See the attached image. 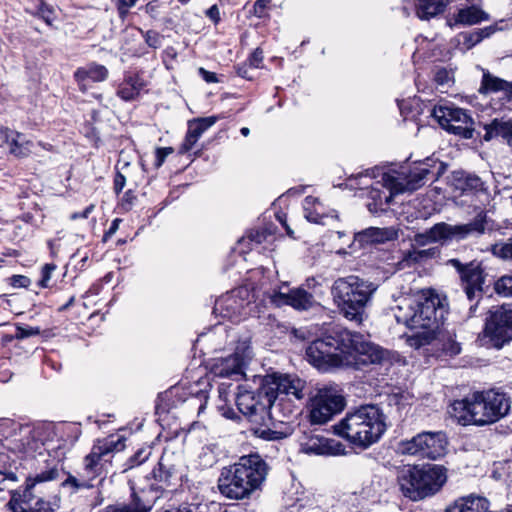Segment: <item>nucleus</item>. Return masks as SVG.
I'll list each match as a JSON object with an SVG mask.
<instances>
[{
    "label": "nucleus",
    "instance_id": "obj_29",
    "mask_svg": "<svg viewBox=\"0 0 512 512\" xmlns=\"http://www.w3.org/2000/svg\"><path fill=\"white\" fill-rule=\"evenodd\" d=\"M479 92L482 94L503 92L508 99H511L512 82H508L489 72H485L482 77Z\"/></svg>",
    "mask_w": 512,
    "mask_h": 512
},
{
    "label": "nucleus",
    "instance_id": "obj_44",
    "mask_svg": "<svg viewBox=\"0 0 512 512\" xmlns=\"http://www.w3.org/2000/svg\"><path fill=\"white\" fill-rule=\"evenodd\" d=\"M151 455V449L150 448H140L135 452L133 456L129 458L128 461V467L133 468L135 466H138L142 463H144Z\"/></svg>",
    "mask_w": 512,
    "mask_h": 512
},
{
    "label": "nucleus",
    "instance_id": "obj_52",
    "mask_svg": "<svg viewBox=\"0 0 512 512\" xmlns=\"http://www.w3.org/2000/svg\"><path fill=\"white\" fill-rule=\"evenodd\" d=\"M435 82L440 86H445L451 81V73L446 68H440L434 76Z\"/></svg>",
    "mask_w": 512,
    "mask_h": 512
},
{
    "label": "nucleus",
    "instance_id": "obj_49",
    "mask_svg": "<svg viewBox=\"0 0 512 512\" xmlns=\"http://www.w3.org/2000/svg\"><path fill=\"white\" fill-rule=\"evenodd\" d=\"M290 512H326L318 505L296 502L291 506Z\"/></svg>",
    "mask_w": 512,
    "mask_h": 512
},
{
    "label": "nucleus",
    "instance_id": "obj_62",
    "mask_svg": "<svg viewBox=\"0 0 512 512\" xmlns=\"http://www.w3.org/2000/svg\"><path fill=\"white\" fill-rule=\"evenodd\" d=\"M252 66H246V65H243V66H240L237 68V74L242 77V78H245V79H252V76L249 74V70Z\"/></svg>",
    "mask_w": 512,
    "mask_h": 512
},
{
    "label": "nucleus",
    "instance_id": "obj_22",
    "mask_svg": "<svg viewBox=\"0 0 512 512\" xmlns=\"http://www.w3.org/2000/svg\"><path fill=\"white\" fill-rule=\"evenodd\" d=\"M0 143L17 158L27 157L31 153L32 142L24 134L8 127H0Z\"/></svg>",
    "mask_w": 512,
    "mask_h": 512
},
{
    "label": "nucleus",
    "instance_id": "obj_59",
    "mask_svg": "<svg viewBox=\"0 0 512 512\" xmlns=\"http://www.w3.org/2000/svg\"><path fill=\"white\" fill-rule=\"evenodd\" d=\"M126 178L123 174L120 172H117L115 178H114V190L116 193H119L122 191V189L125 186Z\"/></svg>",
    "mask_w": 512,
    "mask_h": 512
},
{
    "label": "nucleus",
    "instance_id": "obj_7",
    "mask_svg": "<svg viewBox=\"0 0 512 512\" xmlns=\"http://www.w3.org/2000/svg\"><path fill=\"white\" fill-rule=\"evenodd\" d=\"M377 289L376 283L349 275L334 281L331 294L343 317L360 325L368 317L366 309Z\"/></svg>",
    "mask_w": 512,
    "mask_h": 512
},
{
    "label": "nucleus",
    "instance_id": "obj_14",
    "mask_svg": "<svg viewBox=\"0 0 512 512\" xmlns=\"http://www.w3.org/2000/svg\"><path fill=\"white\" fill-rule=\"evenodd\" d=\"M445 171V165L434 158H426L405 174V184L401 191H416L429 180L436 181Z\"/></svg>",
    "mask_w": 512,
    "mask_h": 512
},
{
    "label": "nucleus",
    "instance_id": "obj_60",
    "mask_svg": "<svg viewBox=\"0 0 512 512\" xmlns=\"http://www.w3.org/2000/svg\"><path fill=\"white\" fill-rule=\"evenodd\" d=\"M304 209H305V218L309 222L316 223V224L321 223L322 217L318 213L309 211L306 205H305Z\"/></svg>",
    "mask_w": 512,
    "mask_h": 512
},
{
    "label": "nucleus",
    "instance_id": "obj_48",
    "mask_svg": "<svg viewBox=\"0 0 512 512\" xmlns=\"http://www.w3.org/2000/svg\"><path fill=\"white\" fill-rule=\"evenodd\" d=\"M40 334V329L38 327H31V326H16V333L15 338L16 339H25L31 336H36Z\"/></svg>",
    "mask_w": 512,
    "mask_h": 512
},
{
    "label": "nucleus",
    "instance_id": "obj_61",
    "mask_svg": "<svg viewBox=\"0 0 512 512\" xmlns=\"http://www.w3.org/2000/svg\"><path fill=\"white\" fill-rule=\"evenodd\" d=\"M119 222H120V219H118V218L113 220L110 228L103 235V238H102L103 242H106L108 240V238L117 231L118 226H119Z\"/></svg>",
    "mask_w": 512,
    "mask_h": 512
},
{
    "label": "nucleus",
    "instance_id": "obj_36",
    "mask_svg": "<svg viewBox=\"0 0 512 512\" xmlns=\"http://www.w3.org/2000/svg\"><path fill=\"white\" fill-rule=\"evenodd\" d=\"M217 121L216 116L203 117L188 122V132L195 138H200L202 134Z\"/></svg>",
    "mask_w": 512,
    "mask_h": 512
},
{
    "label": "nucleus",
    "instance_id": "obj_51",
    "mask_svg": "<svg viewBox=\"0 0 512 512\" xmlns=\"http://www.w3.org/2000/svg\"><path fill=\"white\" fill-rule=\"evenodd\" d=\"M174 152V149L172 147H159L155 151L156 160H155V167L159 168L163 165L166 158Z\"/></svg>",
    "mask_w": 512,
    "mask_h": 512
},
{
    "label": "nucleus",
    "instance_id": "obj_27",
    "mask_svg": "<svg viewBox=\"0 0 512 512\" xmlns=\"http://www.w3.org/2000/svg\"><path fill=\"white\" fill-rule=\"evenodd\" d=\"M59 477V468L58 462L55 459H52L47 463L46 467L39 472H37L34 476H29L26 479L24 487L21 489L29 490L31 492L38 493L37 490L38 485L56 480Z\"/></svg>",
    "mask_w": 512,
    "mask_h": 512
},
{
    "label": "nucleus",
    "instance_id": "obj_53",
    "mask_svg": "<svg viewBox=\"0 0 512 512\" xmlns=\"http://www.w3.org/2000/svg\"><path fill=\"white\" fill-rule=\"evenodd\" d=\"M198 140H199L198 138H195L192 134H190L187 131L185 139L179 148V153L185 154V153L189 152L193 148V146L197 143Z\"/></svg>",
    "mask_w": 512,
    "mask_h": 512
},
{
    "label": "nucleus",
    "instance_id": "obj_19",
    "mask_svg": "<svg viewBox=\"0 0 512 512\" xmlns=\"http://www.w3.org/2000/svg\"><path fill=\"white\" fill-rule=\"evenodd\" d=\"M96 459L93 450L85 457L84 467L77 475L68 474V477L62 482L64 488H71V493H76L84 489L94 487L93 480L96 478Z\"/></svg>",
    "mask_w": 512,
    "mask_h": 512
},
{
    "label": "nucleus",
    "instance_id": "obj_63",
    "mask_svg": "<svg viewBox=\"0 0 512 512\" xmlns=\"http://www.w3.org/2000/svg\"><path fill=\"white\" fill-rule=\"evenodd\" d=\"M137 0H118V9L122 11V9H127L133 7L136 4Z\"/></svg>",
    "mask_w": 512,
    "mask_h": 512
},
{
    "label": "nucleus",
    "instance_id": "obj_20",
    "mask_svg": "<svg viewBox=\"0 0 512 512\" xmlns=\"http://www.w3.org/2000/svg\"><path fill=\"white\" fill-rule=\"evenodd\" d=\"M246 361L243 354L235 352L225 358L218 359L212 366V373L220 378L241 380L244 376Z\"/></svg>",
    "mask_w": 512,
    "mask_h": 512
},
{
    "label": "nucleus",
    "instance_id": "obj_54",
    "mask_svg": "<svg viewBox=\"0 0 512 512\" xmlns=\"http://www.w3.org/2000/svg\"><path fill=\"white\" fill-rule=\"evenodd\" d=\"M31 283V280L24 275H13L10 278V284L15 288H27Z\"/></svg>",
    "mask_w": 512,
    "mask_h": 512
},
{
    "label": "nucleus",
    "instance_id": "obj_30",
    "mask_svg": "<svg viewBox=\"0 0 512 512\" xmlns=\"http://www.w3.org/2000/svg\"><path fill=\"white\" fill-rule=\"evenodd\" d=\"M125 448V438L118 434H112L104 440H98V465L100 461L109 462V456L120 452Z\"/></svg>",
    "mask_w": 512,
    "mask_h": 512
},
{
    "label": "nucleus",
    "instance_id": "obj_64",
    "mask_svg": "<svg viewBox=\"0 0 512 512\" xmlns=\"http://www.w3.org/2000/svg\"><path fill=\"white\" fill-rule=\"evenodd\" d=\"M102 512H130L125 505L108 506Z\"/></svg>",
    "mask_w": 512,
    "mask_h": 512
},
{
    "label": "nucleus",
    "instance_id": "obj_34",
    "mask_svg": "<svg viewBox=\"0 0 512 512\" xmlns=\"http://www.w3.org/2000/svg\"><path fill=\"white\" fill-rule=\"evenodd\" d=\"M301 450L306 454L325 455L328 454L327 439L320 436H311L301 443Z\"/></svg>",
    "mask_w": 512,
    "mask_h": 512
},
{
    "label": "nucleus",
    "instance_id": "obj_43",
    "mask_svg": "<svg viewBox=\"0 0 512 512\" xmlns=\"http://www.w3.org/2000/svg\"><path fill=\"white\" fill-rule=\"evenodd\" d=\"M434 225L423 233H417L414 236L413 242L417 246H425L429 243L441 242L440 239H436V235L433 234Z\"/></svg>",
    "mask_w": 512,
    "mask_h": 512
},
{
    "label": "nucleus",
    "instance_id": "obj_6",
    "mask_svg": "<svg viewBox=\"0 0 512 512\" xmlns=\"http://www.w3.org/2000/svg\"><path fill=\"white\" fill-rule=\"evenodd\" d=\"M333 431L353 447L365 450L377 443L386 431L385 416L377 405H362L348 412L333 426Z\"/></svg>",
    "mask_w": 512,
    "mask_h": 512
},
{
    "label": "nucleus",
    "instance_id": "obj_8",
    "mask_svg": "<svg viewBox=\"0 0 512 512\" xmlns=\"http://www.w3.org/2000/svg\"><path fill=\"white\" fill-rule=\"evenodd\" d=\"M397 480L406 498L420 501L441 490L447 481V469L436 464L408 466L399 471Z\"/></svg>",
    "mask_w": 512,
    "mask_h": 512
},
{
    "label": "nucleus",
    "instance_id": "obj_47",
    "mask_svg": "<svg viewBox=\"0 0 512 512\" xmlns=\"http://www.w3.org/2000/svg\"><path fill=\"white\" fill-rule=\"evenodd\" d=\"M56 270V265L52 263L45 264L41 270V279L38 285L42 288L49 287L52 273Z\"/></svg>",
    "mask_w": 512,
    "mask_h": 512
},
{
    "label": "nucleus",
    "instance_id": "obj_32",
    "mask_svg": "<svg viewBox=\"0 0 512 512\" xmlns=\"http://www.w3.org/2000/svg\"><path fill=\"white\" fill-rule=\"evenodd\" d=\"M446 4V0H418L416 14L422 20H429L444 12Z\"/></svg>",
    "mask_w": 512,
    "mask_h": 512
},
{
    "label": "nucleus",
    "instance_id": "obj_25",
    "mask_svg": "<svg viewBox=\"0 0 512 512\" xmlns=\"http://www.w3.org/2000/svg\"><path fill=\"white\" fill-rule=\"evenodd\" d=\"M490 502L481 495L471 493L454 500L444 512H489Z\"/></svg>",
    "mask_w": 512,
    "mask_h": 512
},
{
    "label": "nucleus",
    "instance_id": "obj_15",
    "mask_svg": "<svg viewBox=\"0 0 512 512\" xmlns=\"http://www.w3.org/2000/svg\"><path fill=\"white\" fill-rule=\"evenodd\" d=\"M344 406L345 399L342 395L323 390L312 400L310 421L312 424H324L341 412Z\"/></svg>",
    "mask_w": 512,
    "mask_h": 512
},
{
    "label": "nucleus",
    "instance_id": "obj_58",
    "mask_svg": "<svg viewBox=\"0 0 512 512\" xmlns=\"http://www.w3.org/2000/svg\"><path fill=\"white\" fill-rule=\"evenodd\" d=\"M206 16L215 24H217L220 21V12L217 5H212L209 9H207Z\"/></svg>",
    "mask_w": 512,
    "mask_h": 512
},
{
    "label": "nucleus",
    "instance_id": "obj_2",
    "mask_svg": "<svg viewBox=\"0 0 512 512\" xmlns=\"http://www.w3.org/2000/svg\"><path fill=\"white\" fill-rule=\"evenodd\" d=\"M306 358L322 371L343 366L360 369L368 364L391 363L388 350L347 329L335 330L313 340L306 348Z\"/></svg>",
    "mask_w": 512,
    "mask_h": 512
},
{
    "label": "nucleus",
    "instance_id": "obj_28",
    "mask_svg": "<svg viewBox=\"0 0 512 512\" xmlns=\"http://www.w3.org/2000/svg\"><path fill=\"white\" fill-rule=\"evenodd\" d=\"M488 19V15L478 7L470 6L459 9L452 18L448 19L450 27L455 25H474Z\"/></svg>",
    "mask_w": 512,
    "mask_h": 512
},
{
    "label": "nucleus",
    "instance_id": "obj_35",
    "mask_svg": "<svg viewBox=\"0 0 512 512\" xmlns=\"http://www.w3.org/2000/svg\"><path fill=\"white\" fill-rule=\"evenodd\" d=\"M75 77L78 82L80 90L83 93L90 94L92 97H94L95 93L93 89L94 84L96 82V71H86L85 69L80 68L76 71Z\"/></svg>",
    "mask_w": 512,
    "mask_h": 512
},
{
    "label": "nucleus",
    "instance_id": "obj_10",
    "mask_svg": "<svg viewBox=\"0 0 512 512\" xmlns=\"http://www.w3.org/2000/svg\"><path fill=\"white\" fill-rule=\"evenodd\" d=\"M447 439L445 433L423 431L409 440L399 443L402 454L417 455L423 458L436 460L446 452Z\"/></svg>",
    "mask_w": 512,
    "mask_h": 512
},
{
    "label": "nucleus",
    "instance_id": "obj_39",
    "mask_svg": "<svg viewBox=\"0 0 512 512\" xmlns=\"http://www.w3.org/2000/svg\"><path fill=\"white\" fill-rule=\"evenodd\" d=\"M490 251L494 256L512 262V237L491 245Z\"/></svg>",
    "mask_w": 512,
    "mask_h": 512
},
{
    "label": "nucleus",
    "instance_id": "obj_45",
    "mask_svg": "<svg viewBox=\"0 0 512 512\" xmlns=\"http://www.w3.org/2000/svg\"><path fill=\"white\" fill-rule=\"evenodd\" d=\"M491 32H492V28H485V29H481L477 32L470 33L464 37L465 44L468 47H472V46L476 45L477 43H479L483 38L488 37L491 34Z\"/></svg>",
    "mask_w": 512,
    "mask_h": 512
},
{
    "label": "nucleus",
    "instance_id": "obj_31",
    "mask_svg": "<svg viewBox=\"0 0 512 512\" xmlns=\"http://www.w3.org/2000/svg\"><path fill=\"white\" fill-rule=\"evenodd\" d=\"M377 186H372L368 192V198L370 201L367 203V209L372 214H379L386 211L388 205L391 202L392 195H384L385 192L382 190L383 185L380 182L376 183Z\"/></svg>",
    "mask_w": 512,
    "mask_h": 512
},
{
    "label": "nucleus",
    "instance_id": "obj_42",
    "mask_svg": "<svg viewBox=\"0 0 512 512\" xmlns=\"http://www.w3.org/2000/svg\"><path fill=\"white\" fill-rule=\"evenodd\" d=\"M237 391V386L234 387L231 382H221L218 386L219 399L226 404L231 398L235 400Z\"/></svg>",
    "mask_w": 512,
    "mask_h": 512
},
{
    "label": "nucleus",
    "instance_id": "obj_33",
    "mask_svg": "<svg viewBox=\"0 0 512 512\" xmlns=\"http://www.w3.org/2000/svg\"><path fill=\"white\" fill-rule=\"evenodd\" d=\"M143 86L144 82L138 75H130L119 87L118 95L126 101L133 100L139 95Z\"/></svg>",
    "mask_w": 512,
    "mask_h": 512
},
{
    "label": "nucleus",
    "instance_id": "obj_12",
    "mask_svg": "<svg viewBox=\"0 0 512 512\" xmlns=\"http://www.w3.org/2000/svg\"><path fill=\"white\" fill-rule=\"evenodd\" d=\"M431 115L448 132L459 135L464 139L473 138V120L464 109L450 106H435L431 111Z\"/></svg>",
    "mask_w": 512,
    "mask_h": 512
},
{
    "label": "nucleus",
    "instance_id": "obj_1",
    "mask_svg": "<svg viewBox=\"0 0 512 512\" xmlns=\"http://www.w3.org/2000/svg\"><path fill=\"white\" fill-rule=\"evenodd\" d=\"M306 382L297 376L273 373L259 378L256 391H249L237 385L235 403L238 410L251 422V432L266 441H278L287 438L291 430H273L266 421L270 420V408L284 405L283 398L275 404L279 395H294L297 399L304 398Z\"/></svg>",
    "mask_w": 512,
    "mask_h": 512
},
{
    "label": "nucleus",
    "instance_id": "obj_3",
    "mask_svg": "<svg viewBox=\"0 0 512 512\" xmlns=\"http://www.w3.org/2000/svg\"><path fill=\"white\" fill-rule=\"evenodd\" d=\"M447 310L437 294L422 293L402 298L395 308L394 316L398 323L410 330H417L407 337L410 347L419 349L436 339Z\"/></svg>",
    "mask_w": 512,
    "mask_h": 512
},
{
    "label": "nucleus",
    "instance_id": "obj_50",
    "mask_svg": "<svg viewBox=\"0 0 512 512\" xmlns=\"http://www.w3.org/2000/svg\"><path fill=\"white\" fill-rule=\"evenodd\" d=\"M143 36L149 47L157 49L161 46V35L158 32L148 30L143 34Z\"/></svg>",
    "mask_w": 512,
    "mask_h": 512
},
{
    "label": "nucleus",
    "instance_id": "obj_55",
    "mask_svg": "<svg viewBox=\"0 0 512 512\" xmlns=\"http://www.w3.org/2000/svg\"><path fill=\"white\" fill-rule=\"evenodd\" d=\"M327 447H329L328 454H345V446L338 441L327 439Z\"/></svg>",
    "mask_w": 512,
    "mask_h": 512
},
{
    "label": "nucleus",
    "instance_id": "obj_13",
    "mask_svg": "<svg viewBox=\"0 0 512 512\" xmlns=\"http://www.w3.org/2000/svg\"><path fill=\"white\" fill-rule=\"evenodd\" d=\"M484 336L492 346L500 349L512 340V309L505 306L490 311L486 318Z\"/></svg>",
    "mask_w": 512,
    "mask_h": 512
},
{
    "label": "nucleus",
    "instance_id": "obj_57",
    "mask_svg": "<svg viewBox=\"0 0 512 512\" xmlns=\"http://www.w3.org/2000/svg\"><path fill=\"white\" fill-rule=\"evenodd\" d=\"M198 73L207 83L218 82L217 75L214 72H210L201 67L199 68Z\"/></svg>",
    "mask_w": 512,
    "mask_h": 512
},
{
    "label": "nucleus",
    "instance_id": "obj_24",
    "mask_svg": "<svg viewBox=\"0 0 512 512\" xmlns=\"http://www.w3.org/2000/svg\"><path fill=\"white\" fill-rule=\"evenodd\" d=\"M398 238V232L393 227H369L354 234V242L359 247H365L370 244L385 243Z\"/></svg>",
    "mask_w": 512,
    "mask_h": 512
},
{
    "label": "nucleus",
    "instance_id": "obj_40",
    "mask_svg": "<svg viewBox=\"0 0 512 512\" xmlns=\"http://www.w3.org/2000/svg\"><path fill=\"white\" fill-rule=\"evenodd\" d=\"M290 396H292V394H290V395L281 394L278 396V398L275 401V404H278L280 402L281 398H283L284 405L281 407V409L279 407L278 408H270V419L272 418V411H278L279 413H282L283 417H285V418H289L291 415L294 414V412H296L297 407L290 403ZM293 397L296 400H298L294 395H293Z\"/></svg>",
    "mask_w": 512,
    "mask_h": 512
},
{
    "label": "nucleus",
    "instance_id": "obj_18",
    "mask_svg": "<svg viewBox=\"0 0 512 512\" xmlns=\"http://www.w3.org/2000/svg\"><path fill=\"white\" fill-rule=\"evenodd\" d=\"M8 505L13 512H55L50 501L21 488L12 492Z\"/></svg>",
    "mask_w": 512,
    "mask_h": 512
},
{
    "label": "nucleus",
    "instance_id": "obj_9",
    "mask_svg": "<svg viewBox=\"0 0 512 512\" xmlns=\"http://www.w3.org/2000/svg\"><path fill=\"white\" fill-rule=\"evenodd\" d=\"M447 265L453 267L460 280V286L470 302L469 316H473L479 301L483 298L484 286L488 276L483 261L474 259L469 262H462L458 258L447 261Z\"/></svg>",
    "mask_w": 512,
    "mask_h": 512
},
{
    "label": "nucleus",
    "instance_id": "obj_5",
    "mask_svg": "<svg viewBox=\"0 0 512 512\" xmlns=\"http://www.w3.org/2000/svg\"><path fill=\"white\" fill-rule=\"evenodd\" d=\"M510 397L499 390L475 391L461 400H455L449 411L462 426H487L504 418L510 411Z\"/></svg>",
    "mask_w": 512,
    "mask_h": 512
},
{
    "label": "nucleus",
    "instance_id": "obj_56",
    "mask_svg": "<svg viewBox=\"0 0 512 512\" xmlns=\"http://www.w3.org/2000/svg\"><path fill=\"white\" fill-rule=\"evenodd\" d=\"M263 61V51L260 48L254 50L249 58L250 66L254 69L258 68L260 63Z\"/></svg>",
    "mask_w": 512,
    "mask_h": 512
},
{
    "label": "nucleus",
    "instance_id": "obj_37",
    "mask_svg": "<svg viewBox=\"0 0 512 512\" xmlns=\"http://www.w3.org/2000/svg\"><path fill=\"white\" fill-rule=\"evenodd\" d=\"M437 253V248H429L424 250H416L412 249L405 253L404 261H406L409 265L420 263L426 259L432 258Z\"/></svg>",
    "mask_w": 512,
    "mask_h": 512
},
{
    "label": "nucleus",
    "instance_id": "obj_17",
    "mask_svg": "<svg viewBox=\"0 0 512 512\" xmlns=\"http://www.w3.org/2000/svg\"><path fill=\"white\" fill-rule=\"evenodd\" d=\"M151 489L160 496L167 487L175 486L181 478L178 464L175 463L172 454H163L157 466L152 471Z\"/></svg>",
    "mask_w": 512,
    "mask_h": 512
},
{
    "label": "nucleus",
    "instance_id": "obj_26",
    "mask_svg": "<svg viewBox=\"0 0 512 512\" xmlns=\"http://www.w3.org/2000/svg\"><path fill=\"white\" fill-rule=\"evenodd\" d=\"M158 498L159 495L156 494L151 487L138 491L132 487L131 501L125 506L130 512H150Z\"/></svg>",
    "mask_w": 512,
    "mask_h": 512
},
{
    "label": "nucleus",
    "instance_id": "obj_46",
    "mask_svg": "<svg viewBox=\"0 0 512 512\" xmlns=\"http://www.w3.org/2000/svg\"><path fill=\"white\" fill-rule=\"evenodd\" d=\"M37 13L48 25L52 24L54 20V9L50 5L41 1L38 5Z\"/></svg>",
    "mask_w": 512,
    "mask_h": 512
},
{
    "label": "nucleus",
    "instance_id": "obj_38",
    "mask_svg": "<svg viewBox=\"0 0 512 512\" xmlns=\"http://www.w3.org/2000/svg\"><path fill=\"white\" fill-rule=\"evenodd\" d=\"M217 507L215 502L184 503L175 511L166 512H216Z\"/></svg>",
    "mask_w": 512,
    "mask_h": 512
},
{
    "label": "nucleus",
    "instance_id": "obj_4",
    "mask_svg": "<svg viewBox=\"0 0 512 512\" xmlns=\"http://www.w3.org/2000/svg\"><path fill=\"white\" fill-rule=\"evenodd\" d=\"M269 469L259 454L244 455L236 463L222 468L218 489L221 495L231 500L251 499L262 490Z\"/></svg>",
    "mask_w": 512,
    "mask_h": 512
},
{
    "label": "nucleus",
    "instance_id": "obj_23",
    "mask_svg": "<svg viewBox=\"0 0 512 512\" xmlns=\"http://www.w3.org/2000/svg\"><path fill=\"white\" fill-rule=\"evenodd\" d=\"M452 177L455 189L460 190L463 195H478L488 191L486 182L475 173L457 170Z\"/></svg>",
    "mask_w": 512,
    "mask_h": 512
},
{
    "label": "nucleus",
    "instance_id": "obj_41",
    "mask_svg": "<svg viewBox=\"0 0 512 512\" xmlns=\"http://www.w3.org/2000/svg\"><path fill=\"white\" fill-rule=\"evenodd\" d=\"M495 292L504 297H512V275H504L494 283Z\"/></svg>",
    "mask_w": 512,
    "mask_h": 512
},
{
    "label": "nucleus",
    "instance_id": "obj_21",
    "mask_svg": "<svg viewBox=\"0 0 512 512\" xmlns=\"http://www.w3.org/2000/svg\"><path fill=\"white\" fill-rule=\"evenodd\" d=\"M482 139L486 142L495 141L512 148V117L493 118L483 124Z\"/></svg>",
    "mask_w": 512,
    "mask_h": 512
},
{
    "label": "nucleus",
    "instance_id": "obj_16",
    "mask_svg": "<svg viewBox=\"0 0 512 512\" xmlns=\"http://www.w3.org/2000/svg\"><path fill=\"white\" fill-rule=\"evenodd\" d=\"M287 291L273 290L269 295L270 302L276 307L289 305L295 310L306 311L317 305L315 297L302 287L288 288Z\"/></svg>",
    "mask_w": 512,
    "mask_h": 512
},
{
    "label": "nucleus",
    "instance_id": "obj_11",
    "mask_svg": "<svg viewBox=\"0 0 512 512\" xmlns=\"http://www.w3.org/2000/svg\"><path fill=\"white\" fill-rule=\"evenodd\" d=\"M488 223L487 212L481 210L472 221L465 224L451 225L445 222L434 225L433 234L441 242L464 241L470 237H480L486 232Z\"/></svg>",
    "mask_w": 512,
    "mask_h": 512
}]
</instances>
